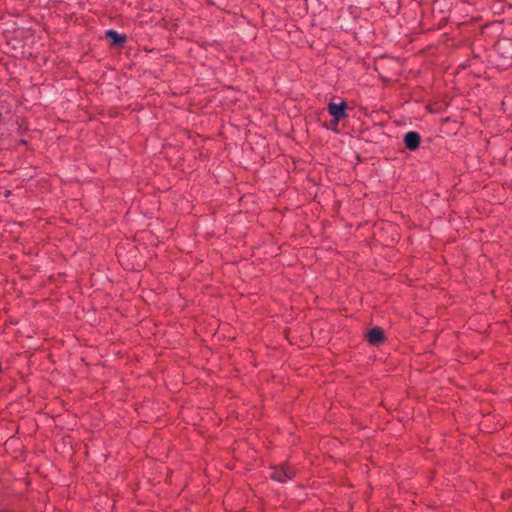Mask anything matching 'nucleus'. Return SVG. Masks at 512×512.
Returning a JSON list of instances; mask_svg holds the SVG:
<instances>
[{"instance_id":"obj_1","label":"nucleus","mask_w":512,"mask_h":512,"mask_svg":"<svg viewBox=\"0 0 512 512\" xmlns=\"http://www.w3.org/2000/svg\"><path fill=\"white\" fill-rule=\"evenodd\" d=\"M270 477L274 481L284 483L288 480H292L295 477V470L290 466L289 463H282L278 466L272 467V473L270 474Z\"/></svg>"},{"instance_id":"obj_2","label":"nucleus","mask_w":512,"mask_h":512,"mask_svg":"<svg viewBox=\"0 0 512 512\" xmlns=\"http://www.w3.org/2000/svg\"><path fill=\"white\" fill-rule=\"evenodd\" d=\"M348 104L345 100H342L340 103H334L330 102L328 103L327 110L328 113L334 117L338 118L340 120L346 119L348 117L347 113Z\"/></svg>"},{"instance_id":"obj_3","label":"nucleus","mask_w":512,"mask_h":512,"mask_svg":"<svg viewBox=\"0 0 512 512\" xmlns=\"http://www.w3.org/2000/svg\"><path fill=\"white\" fill-rule=\"evenodd\" d=\"M403 143L406 149L410 151H416L421 143V136L416 131H409L403 136Z\"/></svg>"},{"instance_id":"obj_4","label":"nucleus","mask_w":512,"mask_h":512,"mask_svg":"<svg viewBox=\"0 0 512 512\" xmlns=\"http://www.w3.org/2000/svg\"><path fill=\"white\" fill-rule=\"evenodd\" d=\"M366 338L371 345L378 346L385 341L384 330L379 326L373 327L368 330Z\"/></svg>"},{"instance_id":"obj_5","label":"nucleus","mask_w":512,"mask_h":512,"mask_svg":"<svg viewBox=\"0 0 512 512\" xmlns=\"http://www.w3.org/2000/svg\"><path fill=\"white\" fill-rule=\"evenodd\" d=\"M105 38L112 47L117 48L122 47L127 41V36L125 34H120L113 29H109L105 32Z\"/></svg>"},{"instance_id":"obj_6","label":"nucleus","mask_w":512,"mask_h":512,"mask_svg":"<svg viewBox=\"0 0 512 512\" xmlns=\"http://www.w3.org/2000/svg\"><path fill=\"white\" fill-rule=\"evenodd\" d=\"M340 121H341L340 119L332 117V119L330 120V124L327 125L326 128L330 129V130H332L334 132H338L339 131L338 130V125H339Z\"/></svg>"},{"instance_id":"obj_7","label":"nucleus","mask_w":512,"mask_h":512,"mask_svg":"<svg viewBox=\"0 0 512 512\" xmlns=\"http://www.w3.org/2000/svg\"><path fill=\"white\" fill-rule=\"evenodd\" d=\"M15 124L17 125L18 130L22 128V123H19L18 119L15 121Z\"/></svg>"},{"instance_id":"obj_8","label":"nucleus","mask_w":512,"mask_h":512,"mask_svg":"<svg viewBox=\"0 0 512 512\" xmlns=\"http://www.w3.org/2000/svg\"><path fill=\"white\" fill-rule=\"evenodd\" d=\"M21 144H26L27 142L25 140L20 141Z\"/></svg>"}]
</instances>
